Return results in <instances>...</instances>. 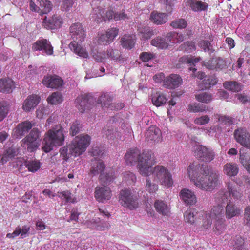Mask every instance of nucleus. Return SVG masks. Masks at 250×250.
<instances>
[{"mask_svg": "<svg viewBox=\"0 0 250 250\" xmlns=\"http://www.w3.org/2000/svg\"><path fill=\"white\" fill-rule=\"evenodd\" d=\"M188 174L191 180L196 186L204 190H212L216 186L219 175L209 170L208 166L196 163L190 164L188 167Z\"/></svg>", "mask_w": 250, "mask_h": 250, "instance_id": "nucleus-1", "label": "nucleus"}, {"mask_svg": "<svg viewBox=\"0 0 250 250\" xmlns=\"http://www.w3.org/2000/svg\"><path fill=\"white\" fill-rule=\"evenodd\" d=\"M153 154L151 151L144 152L141 154L140 151L136 148L129 149L125 153V158L127 164L133 165L138 162L137 167L140 174L149 176L151 175L155 177L154 172L156 168L155 162L153 159Z\"/></svg>", "mask_w": 250, "mask_h": 250, "instance_id": "nucleus-2", "label": "nucleus"}, {"mask_svg": "<svg viewBox=\"0 0 250 250\" xmlns=\"http://www.w3.org/2000/svg\"><path fill=\"white\" fill-rule=\"evenodd\" d=\"M65 136L63 128L58 125L49 129L44 134L42 149L46 153L51 151L54 146H59L63 145Z\"/></svg>", "mask_w": 250, "mask_h": 250, "instance_id": "nucleus-3", "label": "nucleus"}, {"mask_svg": "<svg viewBox=\"0 0 250 250\" xmlns=\"http://www.w3.org/2000/svg\"><path fill=\"white\" fill-rule=\"evenodd\" d=\"M105 168V166L102 160H95L92 161V167L89 174L92 176L100 174L99 179L101 184L103 186L109 185L115 179L114 174L113 172L108 173L106 174L102 173Z\"/></svg>", "mask_w": 250, "mask_h": 250, "instance_id": "nucleus-4", "label": "nucleus"}, {"mask_svg": "<svg viewBox=\"0 0 250 250\" xmlns=\"http://www.w3.org/2000/svg\"><path fill=\"white\" fill-rule=\"evenodd\" d=\"M228 189L229 193H224L223 191L219 192L215 195V201L216 203H233V202L240 200L242 193L237 190L235 186L228 183Z\"/></svg>", "mask_w": 250, "mask_h": 250, "instance_id": "nucleus-5", "label": "nucleus"}, {"mask_svg": "<svg viewBox=\"0 0 250 250\" xmlns=\"http://www.w3.org/2000/svg\"><path fill=\"white\" fill-rule=\"evenodd\" d=\"M91 137L88 135H81L75 137L69 145V149L74 156L83 153L90 144Z\"/></svg>", "mask_w": 250, "mask_h": 250, "instance_id": "nucleus-6", "label": "nucleus"}, {"mask_svg": "<svg viewBox=\"0 0 250 250\" xmlns=\"http://www.w3.org/2000/svg\"><path fill=\"white\" fill-rule=\"evenodd\" d=\"M40 133L38 128L32 129L29 134L21 141V146L30 152L36 151L40 146Z\"/></svg>", "mask_w": 250, "mask_h": 250, "instance_id": "nucleus-7", "label": "nucleus"}, {"mask_svg": "<svg viewBox=\"0 0 250 250\" xmlns=\"http://www.w3.org/2000/svg\"><path fill=\"white\" fill-rule=\"evenodd\" d=\"M234 137L237 143L250 149V134L246 128L240 127L236 129L234 132Z\"/></svg>", "mask_w": 250, "mask_h": 250, "instance_id": "nucleus-8", "label": "nucleus"}, {"mask_svg": "<svg viewBox=\"0 0 250 250\" xmlns=\"http://www.w3.org/2000/svg\"><path fill=\"white\" fill-rule=\"evenodd\" d=\"M157 179L162 185L167 188L173 185V181L170 173L167 168L163 166H157Z\"/></svg>", "mask_w": 250, "mask_h": 250, "instance_id": "nucleus-9", "label": "nucleus"}, {"mask_svg": "<svg viewBox=\"0 0 250 250\" xmlns=\"http://www.w3.org/2000/svg\"><path fill=\"white\" fill-rule=\"evenodd\" d=\"M75 103L78 110L83 113L86 109H89L93 103V97L89 94H82L76 98Z\"/></svg>", "mask_w": 250, "mask_h": 250, "instance_id": "nucleus-10", "label": "nucleus"}, {"mask_svg": "<svg viewBox=\"0 0 250 250\" xmlns=\"http://www.w3.org/2000/svg\"><path fill=\"white\" fill-rule=\"evenodd\" d=\"M69 31L73 41L83 42L84 41L86 34L81 23L76 22L72 24L69 27Z\"/></svg>", "mask_w": 250, "mask_h": 250, "instance_id": "nucleus-11", "label": "nucleus"}, {"mask_svg": "<svg viewBox=\"0 0 250 250\" xmlns=\"http://www.w3.org/2000/svg\"><path fill=\"white\" fill-rule=\"evenodd\" d=\"M119 29L116 28L108 29L105 33L102 34L98 39L99 44L104 45L112 43L116 37L118 35Z\"/></svg>", "mask_w": 250, "mask_h": 250, "instance_id": "nucleus-12", "label": "nucleus"}, {"mask_svg": "<svg viewBox=\"0 0 250 250\" xmlns=\"http://www.w3.org/2000/svg\"><path fill=\"white\" fill-rule=\"evenodd\" d=\"M42 83L47 88L58 89L62 86L63 81L58 76L50 75L44 77Z\"/></svg>", "mask_w": 250, "mask_h": 250, "instance_id": "nucleus-13", "label": "nucleus"}, {"mask_svg": "<svg viewBox=\"0 0 250 250\" xmlns=\"http://www.w3.org/2000/svg\"><path fill=\"white\" fill-rule=\"evenodd\" d=\"M32 49L34 51L43 50L48 55H52L53 53V47L50 42L45 39L37 40L32 44Z\"/></svg>", "mask_w": 250, "mask_h": 250, "instance_id": "nucleus-14", "label": "nucleus"}, {"mask_svg": "<svg viewBox=\"0 0 250 250\" xmlns=\"http://www.w3.org/2000/svg\"><path fill=\"white\" fill-rule=\"evenodd\" d=\"M63 22V19L60 15L55 14L50 19L47 20L45 17L42 22V26L47 29H55L60 28Z\"/></svg>", "mask_w": 250, "mask_h": 250, "instance_id": "nucleus-15", "label": "nucleus"}, {"mask_svg": "<svg viewBox=\"0 0 250 250\" xmlns=\"http://www.w3.org/2000/svg\"><path fill=\"white\" fill-rule=\"evenodd\" d=\"M196 155L202 161L209 162L213 160L215 156L214 151L203 146H200L196 149Z\"/></svg>", "mask_w": 250, "mask_h": 250, "instance_id": "nucleus-16", "label": "nucleus"}, {"mask_svg": "<svg viewBox=\"0 0 250 250\" xmlns=\"http://www.w3.org/2000/svg\"><path fill=\"white\" fill-rule=\"evenodd\" d=\"M104 186V187H96L95 190V197L99 202L108 200L111 197V191L110 188Z\"/></svg>", "mask_w": 250, "mask_h": 250, "instance_id": "nucleus-17", "label": "nucleus"}, {"mask_svg": "<svg viewBox=\"0 0 250 250\" xmlns=\"http://www.w3.org/2000/svg\"><path fill=\"white\" fill-rule=\"evenodd\" d=\"M182 79L180 75L171 74L164 80L163 86L168 89H175L182 84Z\"/></svg>", "mask_w": 250, "mask_h": 250, "instance_id": "nucleus-18", "label": "nucleus"}, {"mask_svg": "<svg viewBox=\"0 0 250 250\" xmlns=\"http://www.w3.org/2000/svg\"><path fill=\"white\" fill-rule=\"evenodd\" d=\"M40 97L36 94L29 95L22 104V109L25 112H29L33 109L39 103Z\"/></svg>", "mask_w": 250, "mask_h": 250, "instance_id": "nucleus-19", "label": "nucleus"}, {"mask_svg": "<svg viewBox=\"0 0 250 250\" xmlns=\"http://www.w3.org/2000/svg\"><path fill=\"white\" fill-rule=\"evenodd\" d=\"M137 199V195L133 194L131 189L127 188L121 190L119 195V201L124 203H134Z\"/></svg>", "mask_w": 250, "mask_h": 250, "instance_id": "nucleus-20", "label": "nucleus"}, {"mask_svg": "<svg viewBox=\"0 0 250 250\" xmlns=\"http://www.w3.org/2000/svg\"><path fill=\"white\" fill-rule=\"evenodd\" d=\"M78 41H72L69 45V48L76 54L79 57L86 59L88 57L89 55L85 48L82 46L80 43Z\"/></svg>", "mask_w": 250, "mask_h": 250, "instance_id": "nucleus-21", "label": "nucleus"}, {"mask_svg": "<svg viewBox=\"0 0 250 250\" xmlns=\"http://www.w3.org/2000/svg\"><path fill=\"white\" fill-rule=\"evenodd\" d=\"M15 88V82L9 78L0 79V92L10 93Z\"/></svg>", "mask_w": 250, "mask_h": 250, "instance_id": "nucleus-22", "label": "nucleus"}, {"mask_svg": "<svg viewBox=\"0 0 250 250\" xmlns=\"http://www.w3.org/2000/svg\"><path fill=\"white\" fill-rule=\"evenodd\" d=\"M185 5L189 7L194 12H200L207 10L208 5L206 2L194 0H186L185 1Z\"/></svg>", "mask_w": 250, "mask_h": 250, "instance_id": "nucleus-23", "label": "nucleus"}, {"mask_svg": "<svg viewBox=\"0 0 250 250\" xmlns=\"http://www.w3.org/2000/svg\"><path fill=\"white\" fill-rule=\"evenodd\" d=\"M33 126L31 123L28 121L19 124L14 129V135L16 137H21L27 133Z\"/></svg>", "mask_w": 250, "mask_h": 250, "instance_id": "nucleus-24", "label": "nucleus"}, {"mask_svg": "<svg viewBox=\"0 0 250 250\" xmlns=\"http://www.w3.org/2000/svg\"><path fill=\"white\" fill-rule=\"evenodd\" d=\"M205 66L211 70L222 69L226 66L225 61L220 58H213L205 64Z\"/></svg>", "mask_w": 250, "mask_h": 250, "instance_id": "nucleus-25", "label": "nucleus"}, {"mask_svg": "<svg viewBox=\"0 0 250 250\" xmlns=\"http://www.w3.org/2000/svg\"><path fill=\"white\" fill-rule=\"evenodd\" d=\"M180 199L185 203H196L197 198L194 193L187 188L182 189L180 193Z\"/></svg>", "mask_w": 250, "mask_h": 250, "instance_id": "nucleus-26", "label": "nucleus"}, {"mask_svg": "<svg viewBox=\"0 0 250 250\" xmlns=\"http://www.w3.org/2000/svg\"><path fill=\"white\" fill-rule=\"evenodd\" d=\"M136 42L135 36L131 35H125L121 39L122 46L125 49H131L134 47Z\"/></svg>", "mask_w": 250, "mask_h": 250, "instance_id": "nucleus-27", "label": "nucleus"}, {"mask_svg": "<svg viewBox=\"0 0 250 250\" xmlns=\"http://www.w3.org/2000/svg\"><path fill=\"white\" fill-rule=\"evenodd\" d=\"M223 172L228 176H235L239 172L238 166L234 163H227L223 167Z\"/></svg>", "mask_w": 250, "mask_h": 250, "instance_id": "nucleus-28", "label": "nucleus"}, {"mask_svg": "<svg viewBox=\"0 0 250 250\" xmlns=\"http://www.w3.org/2000/svg\"><path fill=\"white\" fill-rule=\"evenodd\" d=\"M241 212V209L235 204H227L226 207V215L228 219L239 215Z\"/></svg>", "mask_w": 250, "mask_h": 250, "instance_id": "nucleus-29", "label": "nucleus"}, {"mask_svg": "<svg viewBox=\"0 0 250 250\" xmlns=\"http://www.w3.org/2000/svg\"><path fill=\"white\" fill-rule=\"evenodd\" d=\"M244 148L240 149V160L241 164L250 174V153L244 152Z\"/></svg>", "mask_w": 250, "mask_h": 250, "instance_id": "nucleus-30", "label": "nucleus"}, {"mask_svg": "<svg viewBox=\"0 0 250 250\" xmlns=\"http://www.w3.org/2000/svg\"><path fill=\"white\" fill-rule=\"evenodd\" d=\"M105 12V9L101 7H98L93 9L92 15L93 20L98 23L105 21V17L104 16Z\"/></svg>", "mask_w": 250, "mask_h": 250, "instance_id": "nucleus-31", "label": "nucleus"}, {"mask_svg": "<svg viewBox=\"0 0 250 250\" xmlns=\"http://www.w3.org/2000/svg\"><path fill=\"white\" fill-rule=\"evenodd\" d=\"M197 211L193 208H189L184 213V219L186 222L190 224H193L195 221V216Z\"/></svg>", "mask_w": 250, "mask_h": 250, "instance_id": "nucleus-32", "label": "nucleus"}, {"mask_svg": "<svg viewBox=\"0 0 250 250\" xmlns=\"http://www.w3.org/2000/svg\"><path fill=\"white\" fill-rule=\"evenodd\" d=\"M224 87L232 92H239L242 89L240 83L236 81H226L223 83Z\"/></svg>", "mask_w": 250, "mask_h": 250, "instance_id": "nucleus-33", "label": "nucleus"}, {"mask_svg": "<svg viewBox=\"0 0 250 250\" xmlns=\"http://www.w3.org/2000/svg\"><path fill=\"white\" fill-rule=\"evenodd\" d=\"M40 7V13L47 14L52 9V3L48 0H38Z\"/></svg>", "mask_w": 250, "mask_h": 250, "instance_id": "nucleus-34", "label": "nucleus"}, {"mask_svg": "<svg viewBox=\"0 0 250 250\" xmlns=\"http://www.w3.org/2000/svg\"><path fill=\"white\" fill-rule=\"evenodd\" d=\"M200 60L199 58H188L186 56H184L179 58V62L181 63L189 64L190 67H189V69L190 71H192L193 72L196 71L197 69L193 67L195 66V63L198 62Z\"/></svg>", "mask_w": 250, "mask_h": 250, "instance_id": "nucleus-35", "label": "nucleus"}, {"mask_svg": "<svg viewBox=\"0 0 250 250\" xmlns=\"http://www.w3.org/2000/svg\"><path fill=\"white\" fill-rule=\"evenodd\" d=\"M167 40L173 43H179L184 41V37L181 33L171 32L167 34Z\"/></svg>", "mask_w": 250, "mask_h": 250, "instance_id": "nucleus-36", "label": "nucleus"}, {"mask_svg": "<svg viewBox=\"0 0 250 250\" xmlns=\"http://www.w3.org/2000/svg\"><path fill=\"white\" fill-rule=\"evenodd\" d=\"M92 222L96 225V228L99 230L104 231L110 228V225L108 222L101 221L99 218L93 219Z\"/></svg>", "mask_w": 250, "mask_h": 250, "instance_id": "nucleus-37", "label": "nucleus"}, {"mask_svg": "<svg viewBox=\"0 0 250 250\" xmlns=\"http://www.w3.org/2000/svg\"><path fill=\"white\" fill-rule=\"evenodd\" d=\"M112 98L107 93H103L97 100V103L102 107H108L111 105Z\"/></svg>", "mask_w": 250, "mask_h": 250, "instance_id": "nucleus-38", "label": "nucleus"}, {"mask_svg": "<svg viewBox=\"0 0 250 250\" xmlns=\"http://www.w3.org/2000/svg\"><path fill=\"white\" fill-rule=\"evenodd\" d=\"M215 220V222L214 227L213 229V231L216 234L220 235L224 231L225 228V226L224 223L225 220L224 218Z\"/></svg>", "mask_w": 250, "mask_h": 250, "instance_id": "nucleus-39", "label": "nucleus"}, {"mask_svg": "<svg viewBox=\"0 0 250 250\" xmlns=\"http://www.w3.org/2000/svg\"><path fill=\"white\" fill-rule=\"evenodd\" d=\"M47 101L49 104H59L62 101V95L60 92H53L47 98Z\"/></svg>", "mask_w": 250, "mask_h": 250, "instance_id": "nucleus-40", "label": "nucleus"}, {"mask_svg": "<svg viewBox=\"0 0 250 250\" xmlns=\"http://www.w3.org/2000/svg\"><path fill=\"white\" fill-rule=\"evenodd\" d=\"M210 214L214 219H223L224 215L222 206L219 204L214 206Z\"/></svg>", "mask_w": 250, "mask_h": 250, "instance_id": "nucleus-41", "label": "nucleus"}, {"mask_svg": "<svg viewBox=\"0 0 250 250\" xmlns=\"http://www.w3.org/2000/svg\"><path fill=\"white\" fill-rule=\"evenodd\" d=\"M195 96L196 100L198 102L206 104L210 103L212 99V95L206 92L196 94Z\"/></svg>", "mask_w": 250, "mask_h": 250, "instance_id": "nucleus-42", "label": "nucleus"}, {"mask_svg": "<svg viewBox=\"0 0 250 250\" xmlns=\"http://www.w3.org/2000/svg\"><path fill=\"white\" fill-rule=\"evenodd\" d=\"M25 166L29 171L35 172L40 168L41 164L38 161H27L25 162Z\"/></svg>", "mask_w": 250, "mask_h": 250, "instance_id": "nucleus-43", "label": "nucleus"}, {"mask_svg": "<svg viewBox=\"0 0 250 250\" xmlns=\"http://www.w3.org/2000/svg\"><path fill=\"white\" fill-rule=\"evenodd\" d=\"M217 83V78L214 77L210 76L207 78V79H205L202 81L201 87L203 89H208L212 86L215 85Z\"/></svg>", "mask_w": 250, "mask_h": 250, "instance_id": "nucleus-44", "label": "nucleus"}, {"mask_svg": "<svg viewBox=\"0 0 250 250\" xmlns=\"http://www.w3.org/2000/svg\"><path fill=\"white\" fill-rule=\"evenodd\" d=\"M233 245L235 250H246L244 239L240 236H236Z\"/></svg>", "mask_w": 250, "mask_h": 250, "instance_id": "nucleus-45", "label": "nucleus"}, {"mask_svg": "<svg viewBox=\"0 0 250 250\" xmlns=\"http://www.w3.org/2000/svg\"><path fill=\"white\" fill-rule=\"evenodd\" d=\"M170 26L173 28L184 29L188 26V22L184 19L179 18L171 21Z\"/></svg>", "mask_w": 250, "mask_h": 250, "instance_id": "nucleus-46", "label": "nucleus"}, {"mask_svg": "<svg viewBox=\"0 0 250 250\" xmlns=\"http://www.w3.org/2000/svg\"><path fill=\"white\" fill-rule=\"evenodd\" d=\"M208 110L206 105L194 103L188 105V110L192 112H203Z\"/></svg>", "mask_w": 250, "mask_h": 250, "instance_id": "nucleus-47", "label": "nucleus"}, {"mask_svg": "<svg viewBox=\"0 0 250 250\" xmlns=\"http://www.w3.org/2000/svg\"><path fill=\"white\" fill-rule=\"evenodd\" d=\"M145 135L148 141L155 140L156 136V127L153 125L150 126L145 132Z\"/></svg>", "mask_w": 250, "mask_h": 250, "instance_id": "nucleus-48", "label": "nucleus"}, {"mask_svg": "<svg viewBox=\"0 0 250 250\" xmlns=\"http://www.w3.org/2000/svg\"><path fill=\"white\" fill-rule=\"evenodd\" d=\"M139 32L141 34L142 38L144 40L150 39L154 34L153 30L150 27L147 26L140 29Z\"/></svg>", "mask_w": 250, "mask_h": 250, "instance_id": "nucleus-49", "label": "nucleus"}, {"mask_svg": "<svg viewBox=\"0 0 250 250\" xmlns=\"http://www.w3.org/2000/svg\"><path fill=\"white\" fill-rule=\"evenodd\" d=\"M217 116L218 121L221 125H229L233 124V120L232 117L220 114H217Z\"/></svg>", "mask_w": 250, "mask_h": 250, "instance_id": "nucleus-50", "label": "nucleus"}, {"mask_svg": "<svg viewBox=\"0 0 250 250\" xmlns=\"http://www.w3.org/2000/svg\"><path fill=\"white\" fill-rule=\"evenodd\" d=\"M58 193L59 197L63 200H65L66 202L73 203L75 202L73 195L69 191H64Z\"/></svg>", "mask_w": 250, "mask_h": 250, "instance_id": "nucleus-51", "label": "nucleus"}, {"mask_svg": "<svg viewBox=\"0 0 250 250\" xmlns=\"http://www.w3.org/2000/svg\"><path fill=\"white\" fill-rule=\"evenodd\" d=\"M203 217L202 228L205 229L209 228L212 224V218L213 217L211 214H206L203 216Z\"/></svg>", "mask_w": 250, "mask_h": 250, "instance_id": "nucleus-52", "label": "nucleus"}, {"mask_svg": "<svg viewBox=\"0 0 250 250\" xmlns=\"http://www.w3.org/2000/svg\"><path fill=\"white\" fill-rule=\"evenodd\" d=\"M59 152L61 157L66 161L70 158L71 155H73V153H72L69 149V146H63L61 148Z\"/></svg>", "mask_w": 250, "mask_h": 250, "instance_id": "nucleus-53", "label": "nucleus"}, {"mask_svg": "<svg viewBox=\"0 0 250 250\" xmlns=\"http://www.w3.org/2000/svg\"><path fill=\"white\" fill-rule=\"evenodd\" d=\"M180 47L188 53H190L196 49L195 43L193 42H186L182 44Z\"/></svg>", "mask_w": 250, "mask_h": 250, "instance_id": "nucleus-54", "label": "nucleus"}, {"mask_svg": "<svg viewBox=\"0 0 250 250\" xmlns=\"http://www.w3.org/2000/svg\"><path fill=\"white\" fill-rule=\"evenodd\" d=\"M81 128L82 125L79 121H76L73 123L70 127V134L73 136L76 135L79 132Z\"/></svg>", "mask_w": 250, "mask_h": 250, "instance_id": "nucleus-55", "label": "nucleus"}, {"mask_svg": "<svg viewBox=\"0 0 250 250\" xmlns=\"http://www.w3.org/2000/svg\"><path fill=\"white\" fill-rule=\"evenodd\" d=\"M108 58L113 60H117L120 57V51L117 49L109 48L107 50Z\"/></svg>", "mask_w": 250, "mask_h": 250, "instance_id": "nucleus-56", "label": "nucleus"}, {"mask_svg": "<svg viewBox=\"0 0 250 250\" xmlns=\"http://www.w3.org/2000/svg\"><path fill=\"white\" fill-rule=\"evenodd\" d=\"M170 43H172V42L167 41V35L164 39L157 38V48L166 49Z\"/></svg>", "mask_w": 250, "mask_h": 250, "instance_id": "nucleus-57", "label": "nucleus"}, {"mask_svg": "<svg viewBox=\"0 0 250 250\" xmlns=\"http://www.w3.org/2000/svg\"><path fill=\"white\" fill-rule=\"evenodd\" d=\"M147 191L150 193H154L156 190V187L155 183V180H153V182L150 180V177L146 180V187Z\"/></svg>", "mask_w": 250, "mask_h": 250, "instance_id": "nucleus-58", "label": "nucleus"}, {"mask_svg": "<svg viewBox=\"0 0 250 250\" xmlns=\"http://www.w3.org/2000/svg\"><path fill=\"white\" fill-rule=\"evenodd\" d=\"M210 118L208 115H203L195 119L194 123L196 125H204L208 124Z\"/></svg>", "mask_w": 250, "mask_h": 250, "instance_id": "nucleus-59", "label": "nucleus"}, {"mask_svg": "<svg viewBox=\"0 0 250 250\" xmlns=\"http://www.w3.org/2000/svg\"><path fill=\"white\" fill-rule=\"evenodd\" d=\"M168 20V15L164 13H157V24L165 23Z\"/></svg>", "mask_w": 250, "mask_h": 250, "instance_id": "nucleus-60", "label": "nucleus"}, {"mask_svg": "<svg viewBox=\"0 0 250 250\" xmlns=\"http://www.w3.org/2000/svg\"><path fill=\"white\" fill-rule=\"evenodd\" d=\"M154 57V55L146 52H142L140 55V59L145 62H148Z\"/></svg>", "mask_w": 250, "mask_h": 250, "instance_id": "nucleus-61", "label": "nucleus"}, {"mask_svg": "<svg viewBox=\"0 0 250 250\" xmlns=\"http://www.w3.org/2000/svg\"><path fill=\"white\" fill-rule=\"evenodd\" d=\"M8 108L3 103H0V122L2 121L8 113Z\"/></svg>", "mask_w": 250, "mask_h": 250, "instance_id": "nucleus-62", "label": "nucleus"}, {"mask_svg": "<svg viewBox=\"0 0 250 250\" xmlns=\"http://www.w3.org/2000/svg\"><path fill=\"white\" fill-rule=\"evenodd\" d=\"M14 154H13V149L11 148H8L6 153L4 154V155L1 157L0 161L2 164H3L6 162L9 158H11L14 156Z\"/></svg>", "mask_w": 250, "mask_h": 250, "instance_id": "nucleus-63", "label": "nucleus"}, {"mask_svg": "<svg viewBox=\"0 0 250 250\" xmlns=\"http://www.w3.org/2000/svg\"><path fill=\"white\" fill-rule=\"evenodd\" d=\"M124 178L125 180L129 183H134L136 180V177L134 173L130 171L126 172L124 174Z\"/></svg>", "mask_w": 250, "mask_h": 250, "instance_id": "nucleus-64", "label": "nucleus"}]
</instances>
